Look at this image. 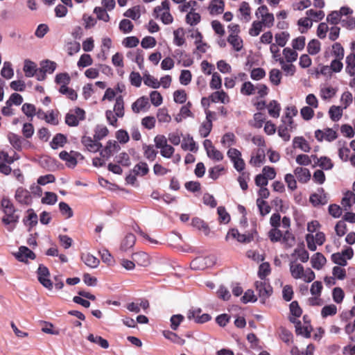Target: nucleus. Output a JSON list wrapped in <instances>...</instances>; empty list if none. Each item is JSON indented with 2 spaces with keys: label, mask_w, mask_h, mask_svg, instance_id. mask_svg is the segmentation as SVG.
I'll return each instance as SVG.
<instances>
[{
  "label": "nucleus",
  "mask_w": 355,
  "mask_h": 355,
  "mask_svg": "<svg viewBox=\"0 0 355 355\" xmlns=\"http://www.w3.org/2000/svg\"><path fill=\"white\" fill-rule=\"evenodd\" d=\"M132 171L135 175L144 176L148 173L149 168L146 162H139L135 166Z\"/></svg>",
  "instance_id": "48"
},
{
  "label": "nucleus",
  "mask_w": 355,
  "mask_h": 355,
  "mask_svg": "<svg viewBox=\"0 0 355 355\" xmlns=\"http://www.w3.org/2000/svg\"><path fill=\"white\" fill-rule=\"evenodd\" d=\"M120 145L114 140H109L105 146L100 151L101 156L104 159H109L114 153L119 151Z\"/></svg>",
  "instance_id": "8"
},
{
  "label": "nucleus",
  "mask_w": 355,
  "mask_h": 355,
  "mask_svg": "<svg viewBox=\"0 0 355 355\" xmlns=\"http://www.w3.org/2000/svg\"><path fill=\"white\" fill-rule=\"evenodd\" d=\"M27 214L28 216L24 218L23 223L25 225L29 227L28 231H31V229L37 224L38 217L33 209H28Z\"/></svg>",
  "instance_id": "18"
},
{
  "label": "nucleus",
  "mask_w": 355,
  "mask_h": 355,
  "mask_svg": "<svg viewBox=\"0 0 355 355\" xmlns=\"http://www.w3.org/2000/svg\"><path fill=\"white\" fill-rule=\"evenodd\" d=\"M268 114L273 118H278L281 110L280 105L277 101H272L268 105Z\"/></svg>",
  "instance_id": "37"
},
{
  "label": "nucleus",
  "mask_w": 355,
  "mask_h": 355,
  "mask_svg": "<svg viewBox=\"0 0 355 355\" xmlns=\"http://www.w3.org/2000/svg\"><path fill=\"white\" fill-rule=\"evenodd\" d=\"M87 340L90 341L91 343H95L100 347H101L103 349H107L109 347V343L107 340L104 339L101 336H94L92 334H90L87 336Z\"/></svg>",
  "instance_id": "33"
},
{
  "label": "nucleus",
  "mask_w": 355,
  "mask_h": 355,
  "mask_svg": "<svg viewBox=\"0 0 355 355\" xmlns=\"http://www.w3.org/2000/svg\"><path fill=\"white\" fill-rule=\"evenodd\" d=\"M270 273V266L267 262L262 263L259 267L258 276L260 279L267 280L266 277Z\"/></svg>",
  "instance_id": "51"
},
{
  "label": "nucleus",
  "mask_w": 355,
  "mask_h": 355,
  "mask_svg": "<svg viewBox=\"0 0 355 355\" xmlns=\"http://www.w3.org/2000/svg\"><path fill=\"white\" fill-rule=\"evenodd\" d=\"M163 335L166 339L171 340V342L177 345H183L185 343V340L182 339L175 333H173L172 331H164L163 332Z\"/></svg>",
  "instance_id": "36"
},
{
  "label": "nucleus",
  "mask_w": 355,
  "mask_h": 355,
  "mask_svg": "<svg viewBox=\"0 0 355 355\" xmlns=\"http://www.w3.org/2000/svg\"><path fill=\"white\" fill-rule=\"evenodd\" d=\"M15 255L18 261L22 262L26 261L28 259L33 260L35 258L34 252L26 246H21Z\"/></svg>",
  "instance_id": "13"
},
{
  "label": "nucleus",
  "mask_w": 355,
  "mask_h": 355,
  "mask_svg": "<svg viewBox=\"0 0 355 355\" xmlns=\"http://www.w3.org/2000/svg\"><path fill=\"white\" fill-rule=\"evenodd\" d=\"M256 87L250 81L245 82L241 88V93L245 96L254 94Z\"/></svg>",
  "instance_id": "55"
},
{
  "label": "nucleus",
  "mask_w": 355,
  "mask_h": 355,
  "mask_svg": "<svg viewBox=\"0 0 355 355\" xmlns=\"http://www.w3.org/2000/svg\"><path fill=\"white\" fill-rule=\"evenodd\" d=\"M227 156L234 164V168L241 172L244 170L245 164L244 160L241 158V152L236 148H231L227 151Z\"/></svg>",
  "instance_id": "4"
},
{
  "label": "nucleus",
  "mask_w": 355,
  "mask_h": 355,
  "mask_svg": "<svg viewBox=\"0 0 355 355\" xmlns=\"http://www.w3.org/2000/svg\"><path fill=\"white\" fill-rule=\"evenodd\" d=\"M143 148L144 150V156L147 159L153 161L156 158L157 152L153 148V146L144 145Z\"/></svg>",
  "instance_id": "62"
},
{
  "label": "nucleus",
  "mask_w": 355,
  "mask_h": 355,
  "mask_svg": "<svg viewBox=\"0 0 355 355\" xmlns=\"http://www.w3.org/2000/svg\"><path fill=\"white\" fill-rule=\"evenodd\" d=\"M211 128H212V123H211L209 121H204L201 124L200 129H199V133H200V136L203 138L208 137V135H209V133L211 131Z\"/></svg>",
  "instance_id": "63"
},
{
  "label": "nucleus",
  "mask_w": 355,
  "mask_h": 355,
  "mask_svg": "<svg viewBox=\"0 0 355 355\" xmlns=\"http://www.w3.org/2000/svg\"><path fill=\"white\" fill-rule=\"evenodd\" d=\"M282 69L285 72L286 76H293L295 72V67L292 64H286L282 58H278Z\"/></svg>",
  "instance_id": "43"
},
{
  "label": "nucleus",
  "mask_w": 355,
  "mask_h": 355,
  "mask_svg": "<svg viewBox=\"0 0 355 355\" xmlns=\"http://www.w3.org/2000/svg\"><path fill=\"white\" fill-rule=\"evenodd\" d=\"M318 192L321 193H313L310 196V201L314 205H324L327 202L326 194L324 193L323 189H318Z\"/></svg>",
  "instance_id": "23"
},
{
  "label": "nucleus",
  "mask_w": 355,
  "mask_h": 355,
  "mask_svg": "<svg viewBox=\"0 0 355 355\" xmlns=\"http://www.w3.org/2000/svg\"><path fill=\"white\" fill-rule=\"evenodd\" d=\"M306 48L309 54L316 55L320 51L321 44L318 40L313 39L308 43Z\"/></svg>",
  "instance_id": "41"
},
{
  "label": "nucleus",
  "mask_w": 355,
  "mask_h": 355,
  "mask_svg": "<svg viewBox=\"0 0 355 355\" xmlns=\"http://www.w3.org/2000/svg\"><path fill=\"white\" fill-rule=\"evenodd\" d=\"M1 208L3 214L16 213L17 211V209L15 208L13 202L8 197L6 196L3 197L1 200Z\"/></svg>",
  "instance_id": "19"
},
{
  "label": "nucleus",
  "mask_w": 355,
  "mask_h": 355,
  "mask_svg": "<svg viewBox=\"0 0 355 355\" xmlns=\"http://www.w3.org/2000/svg\"><path fill=\"white\" fill-rule=\"evenodd\" d=\"M36 64L30 60H25L24 65V71L26 77H33L37 71Z\"/></svg>",
  "instance_id": "39"
},
{
  "label": "nucleus",
  "mask_w": 355,
  "mask_h": 355,
  "mask_svg": "<svg viewBox=\"0 0 355 355\" xmlns=\"http://www.w3.org/2000/svg\"><path fill=\"white\" fill-rule=\"evenodd\" d=\"M81 142L89 152L96 153L102 148V144L98 140L92 139L90 137H83Z\"/></svg>",
  "instance_id": "11"
},
{
  "label": "nucleus",
  "mask_w": 355,
  "mask_h": 355,
  "mask_svg": "<svg viewBox=\"0 0 355 355\" xmlns=\"http://www.w3.org/2000/svg\"><path fill=\"white\" fill-rule=\"evenodd\" d=\"M200 14L195 12L194 11H189L186 15V22L191 26H196L200 21Z\"/></svg>",
  "instance_id": "50"
},
{
  "label": "nucleus",
  "mask_w": 355,
  "mask_h": 355,
  "mask_svg": "<svg viewBox=\"0 0 355 355\" xmlns=\"http://www.w3.org/2000/svg\"><path fill=\"white\" fill-rule=\"evenodd\" d=\"M37 279L40 283L49 290H52L53 283L49 278L50 275L49 270L47 267L40 264L37 269Z\"/></svg>",
  "instance_id": "5"
},
{
  "label": "nucleus",
  "mask_w": 355,
  "mask_h": 355,
  "mask_svg": "<svg viewBox=\"0 0 355 355\" xmlns=\"http://www.w3.org/2000/svg\"><path fill=\"white\" fill-rule=\"evenodd\" d=\"M283 55L287 62L292 63L297 58L298 54L294 50L287 47L283 50Z\"/></svg>",
  "instance_id": "53"
},
{
  "label": "nucleus",
  "mask_w": 355,
  "mask_h": 355,
  "mask_svg": "<svg viewBox=\"0 0 355 355\" xmlns=\"http://www.w3.org/2000/svg\"><path fill=\"white\" fill-rule=\"evenodd\" d=\"M282 74L277 69H272L269 72V79L272 84L279 85L281 83Z\"/></svg>",
  "instance_id": "45"
},
{
  "label": "nucleus",
  "mask_w": 355,
  "mask_h": 355,
  "mask_svg": "<svg viewBox=\"0 0 355 355\" xmlns=\"http://www.w3.org/2000/svg\"><path fill=\"white\" fill-rule=\"evenodd\" d=\"M58 201V196L53 192L46 191L44 193V197L41 200L42 204L53 205Z\"/></svg>",
  "instance_id": "49"
},
{
  "label": "nucleus",
  "mask_w": 355,
  "mask_h": 355,
  "mask_svg": "<svg viewBox=\"0 0 355 355\" xmlns=\"http://www.w3.org/2000/svg\"><path fill=\"white\" fill-rule=\"evenodd\" d=\"M117 117L121 118L124 116V101L122 96H119L116 98L113 111Z\"/></svg>",
  "instance_id": "29"
},
{
  "label": "nucleus",
  "mask_w": 355,
  "mask_h": 355,
  "mask_svg": "<svg viewBox=\"0 0 355 355\" xmlns=\"http://www.w3.org/2000/svg\"><path fill=\"white\" fill-rule=\"evenodd\" d=\"M123 16L125 17L131 18L133 20L138 19L141 16L140 7L139 6H136L128 9L123 13Z\"/></svg>",
  "instance_id": "47"
},
{
  "label": "nucleus",
  "mask_w": 355,
  "mask_h": 355,
  "mask_svg": "<svg viewBox=\"0 0 355 355\" xmlns=\"http://www.w3.org/2000/svg\"><path fill=\"white\" fill-rule=\"evenodd\" d=\"M59 92L61 94L66 95L69 99L72 101L77 99L78 95L75 90L68 87L66 85H61Z\"/></svg>",
  "instance_id": "57"
},
{
  "label": "nucleus",
  "mask_w": 355,
  "mask_h": 355,
  "mask_svg": "<svg viewBox=\"0 0 355 355\" xmlns=\"http://www.w3.org/2000/svg\"><path fill=\"white\" fill-rule=\"evenodd\" d=\"M227 42L232 45L236 51H240L243 48V41L238 35L230 34L227 38Z\"/></svg>",
  "instance_id": "34"
},
{
  "label": "nucleus",
  "mask_w": 355,
  "mask_h": 355,
  "mask_svg": "<svg viewBox=\"0 0 355 355\" xmlns=\"http://www.w3.org/2000/svg\"><path fill=\"white\" fill-rule=\"evenodd\" d=\"M225 3L223 0H214L209 6L211 15L221 14L224 11Z\"/></svg>",
  "instance_id": "25"
},
{
  "label": "nucleus",
  "mask_w": 355,
  "mask_h": 355,
  "mask_svg": "<svg viewBox=\"0 0 355 355\" xmlns=\"http://www.w3.org/2000/svg\"><path fill=\"white\" fill-rule=\"evenodd\" d=\"M19 220V216L16 213L5 214L2 218V223L9 232H12Z\"/></svg>",
  "instance_id": "9"
},
{
  "label": "nucleus",
  "mask_w": 355,
  "mask_h": 355,
  "mask_svg": "<svg viewBox=\"0 0 355 355\" xmlns=\"http://www.w3.org/2000/svg\"><path fill=\"white\" fill-rule=\"evenodd\" d=\"M331 54L334 59H343L345 56V49L339 42H335L331 46Z\"/></svg>",
  "instance_id": "32"
},
{
  "label": "nucleus",
  "mask_w": 355,
  "mask_h": 355,
  "mask_svg": "<svg viewBox=\"0 0 355 355\" xmlns=\"http://www.w3.org/2000/svg\"><path fill=\"white\" fill-rule=\"evenodd\" d=\"M1 75L6 79H11L14 76V71L12 67V64L10 62L6 61L3 62V66L1 70Z\"/></svg>",
  "instance_id": "38"
},
{
  "label": "nucleus",
  "mask_w": 355,
  "mask_h": 355,
  "mask_svg": "<svg viewBox=\"0 0 355 355\" xmlns=\"http://www.w3.org/2000/svg\"><path fill=\"white\" fill-rule=\"evenodd\" d=\"M67 142V137L61 133H58L53 137L50 146L53 149H57L59 147H63Z\"/></svg>",
  "instance_id": "27"
},
{
  "label": "nucleus",
  "mask_w": 355,
  "mask_h": 355,
  "mask_svg": "<svg viewBox=\"0 0 355 355\" xmlns=\"http://www.w3.org/2000/svg\"><path fill=\"white\" fill-rule=\"evenodd\" d=\"M282 124L278 128V135L284 141H288L291 139L289 132H292L296 125L294 124L289 112L286 114V116L282 118Z\"/></svg>",
  "instance_id": "1"
},
{
  "label": "nucleus",
  "mask_w": 355,
  "mask_h": 355,
  "mask_svg": "<svg viewBox=\"0 0 355 355\" xmlns=\"http://www.w3.org/2000/svg\"><path fill=\"white\" fill-rule=\"evenodd\" d=\"M135 236L133 234H128L121 243L120 250L124 252L130 250L135 245Z\"/></svg>",
  "instance_id": "15"
},
{
  "label": "nucleus",
  "mask_w": 355,
  "mask_h": 355,
  "mask_svg": "<svg viewBox=\"0 0 355 355\" xmlns=\"http://www.w3.org/2000/svg\"><path fill=\"white\" fill-rule=\"evenodd\" d=\"M150 107L149 100L146 96H141L132 104V110L135 113L146 111Z\"/></svg>",
  "instance_id": "12"
},
{
  "label": "nucleus",
  "mask_w": 355,
  "mask_h": 355,
  "mask_svg": "<svg viewBox=\"0 0 355 355\" xmlns=\"http://www.w3.org/2000/svg\"><path fill=\"white\" fill-rule=\"evenodd\" d=\"M289 37L290 35L288 33L282 32L275 35V41L278 46L283 47L286 44Z\"/></svg>",
  "instance_id": "58"
},
{
  "label": "nucleus",
  "mask_w": 355,
  "mask_h": 355,
  "mask_svg": "<svg viewBox=\"0 0 355 355\" xmlns=\"http://www.w3.org/2000/svg\"><path fill=\"white\" fill-rule=\"evenodd\" d=\"M337 313V307L334 304L324 306L321 310V315L322 318H327L336 315Z\"/></svg>",
  "instance_id": "60"
},
{
  "label": "nucleus",
  "mask_w": 355,
  "mask_h": 355,
  "mask_svg": "<svg viewBox=\"0 0 355 355\" xmlns=\"http://www.w3.org/2000/svg\"><path fill=\"white\" fill-rule=\"evenodd\" d=\"M85 118V112L84 110L76 107L73 111H70L66 114L65 123L69 126H78L80 121L84 120Z\"/></svg>",
  "instance_id": "3"
},
{
  "label": "nucleus",
  "mask_w": 355,
  "mask_h": 355,
  "mask_svg": "<svg viewBox=\"0 0 355 355\" xmlns=\"http://www.w3.org/2000/svg\"><path fill=\"white\" fill-rule=\"evenodd\" d=\"M209 98L213 103L220 102L222 103H226L230 101L228 95L223 90L213 92L210 95Z\"/></svg>",
  "instance_id": "26"
},
{
  "label": "nucleus",
  "mask_w": 355,
  "mask_h": 355,
  "mask_svg": "<svg viewBox=\"0 0 355 355\" xmlns=\"http://www.w3.org/2000/svg\"><path fill=\"white\" fill-rule=\"evenodd\" d=\"M304 268L303 266L300 263H297L294 261L291 262L290 263V272L291 276L295 279H301L303 277V274L304 272Z\"/></svg>",
  "instance_id": "21"
},
{
  "label": "nucleus",
  "mask_w": 355,
  "mask_h": 355,
  "mask_svg": "<svg viewBox=\"0 0 355 355\" xmlns=\"http://www.w3.org/2000/svg\"><path fill=\"white\" fill-rule=\"evenodd\" d=\"M133 27H134V26H133V24L132 23V21H130L129 19H122L120 21L119 26L120 31L121 32H123V33H130L132 31Z\"/></svg>",
  "instance_id": "61"
},
{
  "label": "nucleus",
  "mask_w": 355,
  "mask_h": 355,
  "mask_svg": "<svg viewBox=\"0 0 355 355\" xmlns=\"http://www.w3.org/2000/svg\"><path fill=\"white\" fill-rule=\"evenodd\" d=\"M266 161V155L264 150L259 148L252 153L250 160V164L253 166H260Z\"/></svg>",
  "instance_id": "14"
},
{
  "label": "nucleus",
  "mask_w": 355,
  "mask_h": 355,
  "mask_svg": "<svg viewBox=\"0 0 355 355\" xmlns=\"http://www.w3.org/2000/svg\"><path fill=\"white\" fill-rule=\"evenodd\" d=\"M311 157L316 162L315 163L324 170H330L333 168L334 164L331 159L327 157H321L318 158L316 155H311Z\"/></svg>",
  "instance_id": "22"
},
{
  "label": "nucleus",
  "mask_w": 355,
  "mask_h": 355,
  "mask_svg": "<svg viewBox=\"0 0 355 355\" xmlns=\"http://www.w3.org/2000/svg\"><path fill=\"white\" fill-rule=\"evenodd\" d=\"M257 205L261 216H266L270 213L271 208L263 199L258 198L257 200Z\"/></svg>",
  "instance_id": "56"
},
{
  "label": "nucleus",
  "mask_w": 355,
  "mask_h": 355,
  "mask_svg": "<svg viewBox=\"0 0 355 355\" xmlns=\"http://www.w3.org/2000/svg\"><path fill=\"white\" fill-rule=\"evenodd\" d=\"M15 199L21 205H30L32 203V196L30 191L22 187L17 189Z\"/></svg>",
  "instance_id": "7"
},
{
  "label": "nucleus",
  "mask_w": 355,
  "mask_h": 355,
  "mask_svg": "<svg viewBox=\"0 0 355 355\" xmlns=\"http://www.w3.org/2000/svg\"><path fill=\"white\" fill-rule=\"evenodd\" d=\"M81 259L87 266L93 268H96L100 263L98 259L89 253L83 254Z\"/></svg>",
  "instance_id": "30"
},
{
  "label": "nucleus",
  "mask_w": 355,
  "mask_h": 355,
  "mask_svg": "<svg viewBox=\"0 0 355 355\" xmlns=\"http://www.w3.org/2000/svg\"><path fill=\"white\" fill-rule=\"evenodd\" d=\"M254 286L261 303L264 304L266 300L271 296L273 291L269 281L263 279L256 281Z\"/></svg>",
  "instance_id": "2"
},
{
  "label": "nucleus",
  "mask_w": 355,
  "mask_h": 355,
  "mask_svg": "<svg viewBox=\"0 0 355 355\" xmlns=\"http://www.w3.org/2000/svg\"><path fill=\"white\" fill-rule=\"evenodd\" d=\"M8 139L13 148L17 151H21L23 148L31 146L28 141L13 132L8 134Z\"/></svg>",
  "instance_id": "6"
},
{
  "label": "nucleus",
  "mask_w": 355,
  "mask_h": 355,
  "mask_svg": "<svg viewBox=\"0 0 355 355\" xmlns=\"http://www.w3.org/2000/svg\"><path fill=\"white\" fill-rule=\"evenodd\" d=\"M294 173L297 177V180L300 183H306L310 180L311 175L309 170L306 168L297 167L294 170Z\"/></svg>",
  "instance_id": "16"
},
{
  "label": "nucleus",
  "mask_w": 355,
  "mask_h": 355,
  "mask_svg": "<svg viewBox=\"0 0 355 355\" xmlns=\"http://www.w3.org/2000/svg\"><path fill=\"white\" fill-rule=\"evenodd\" d=\"M80 154L77 152L71 151L69 153L65 150L61 151L59 154L60 158L64 161L68 167L73 168L77 164L76 157Z\"/></svg>",
  "instance_id": "10"
},
{
  "label": "nucleus",
  "mask_w": 355,
  "mask_h": 355,
  "mask_svg": "<svg viewBox=\"0 0 355 355\" xmlns=\"http://www.w3.org/2000/svg\"><path fill=\"white\" fill-rule=\"evenodd\" d=\"M144 83L146 85L154 89H157L160 87V83L158 81V80L150 74L144 75Z\"/></svg>",
  "instance_id": "54"
},
{
  "label": "nucleus",
  "mask_w": 355,
  "mask_h": 355,
  "mask_svg": "<svg viewBox=\"0 0 355 355\" xmlns=\"http://www.w3.org/2000/svg\"><path fill=\"white\" fill-rule=\"evenodd\" d=\"M173 42L175 45L181 46L185 42L184 33L182 28H179L173 31Z\"/></svg>",
  "instance_id": "42"
},
{
  "label": "nucleus",
  "mask_w": 355,
  "mask_h": 355,
  "mask_svg": "<svg viewBox=\"0 0 355 355\" xmlns=\"http://www.w3.org/2000/svg\"><path fill=\"white\" fill-rule=\"evenodd\" d=\"M93 63V60L89 54H83L79 60L78 61L77 65L78 67H87L88 66L92 65Z\"/></svg>",
  "instance_id": "59"
},
{
  "label": "nucleus",
  "mask_w": 355,
  "mask_h": 355,
  "mask_svg": "<svg viewBox=\"0 0 355 355\" xmlns=\"http://www.w3.org/2000/svg\"><path fill=\"white\" fill-rule=\"evenodd\" d=\"M345 71L350 76H355V53H350L345 58Z\"/></svg>",
  "instance_id": "20"
},
{
  "label": "nucleus",
  "mask_w": 355,
  "mask_h": 355,
  "mask_svg": "<svg viewBox=\"0 0 355 355\" xmlns=\"http://www.w3.org/2000/svg\"><path fill=\"white\" fill-rule=\"evenodd\" d=\"M94 132H95V134H94V138L96 140H98V141L103 139L109 133L108 129L105 125H97L96 128H95Z\"/></svg>",
  "instance_id": "52"
},
{
  "label": "nucleus",
  "mask_w": 355,
  "mask_h": 355,
  "mask_svg": "<svg viewBox=\"0 0 355 355\" xmlns=\"http://www.w3.org/2000/svg\"><path fill=\"white\" fill-rule=\"evenodd\" d=\"M191 224L197 229L203 231L205 235H208L209 234L208 225L202 219L199 218H194L192 219Z\"/></svg>",
  "instance_id": "44"
},
{
  "label": "nucleus",
  "mask_w": 355,
  "mask_h": 355,
  "mask_svg": "<svg viewBox=\"0 0 355 355\" xmlns=\"http://www.w3.org/2000/svg\"><path fill=\"white\" fill-rule=\"evenodd\" d=\"M344 108L340 106L332 105L329 110L330 119L333 121H338L343 116V111Z\"/></svg>",
  "instance_id": "35"
},
{
  "label": "nucleus",
  "mask_w": 355,
  "mask_h": 355,
  "mask_svg": "<svg viewBox=\"0 0 355 355\" xmlns=\"http://www.w3.org/2000/svg\"><path fill=\"white\" fill-rule=\"evenodd\" d=\"M326 263V258L324 256L320 253L317 252L314 254L311 259V263L313 268L316 270H320Z\"/></svg>",
  "instance_id": "24"
},
{
  "label": "nucleus",
  "mask_w": 355,
  "mask_h": 355,
  "mask_svg": "<svg viewBox=\"0 0 355 355\" xmlns=\"http://www.w3.org/2000/svg\"><path fill=\"white\" fill-rule=\"evenodd\" d=\"M294 148H299L305 153H309L311 147L306 140L302 137H296L293 139Z\"/></svg>",
  "instance_id": "31"
},
{
  "label": "nucleus",
  "mask_w": 355,
  "mask_h": 355,
  "mask_svg": "<svg viewBox=\"0 0 355 355\" xmlns=\"http://www.w3.org/2000/svg\"><path fill=\"white\" fill-rule=\"evenodd\" d=\"M132 258L141 266H147L149 263L148 254L143 252L132 254Z\"/></svg>",
  "instance_id": "40"
},
{
  "label": "nucleus",
  "mask_w": 355,
  "mask_h": 355,
  "mask_svg": "<svg viewBox=\"0 0 355 355\" xmlns=\"http://www.w3.org/2000/svg\"><path fill=\"white\" fill-rule=\"evenodd\" d=\"M181 147L184 150H190L191 152H196L198 150V146L196 143L194 141L193 137L189 135L187 137L184 138Z\"/></svg>",
  "instance_id": "28"
},
{
  "label": "nucleus",
  "mask_w": 355,
  "mask_h": 355,
  "mask_svg": "<svg viewBox=\"0 0 355 355\" xmlns=\"http://www.w3.org/2000/svg\"><path fill=\"white\" fill-rule=\"evenodd\" d=\"M190 266L191 269L195 270H204L207 267L206 259L197 257L191 262Z\"/></svg>",
  "instance_id": "46"
},
{
  "label": "nucleus",
  "mask_w": 355,
  "mask_h": 355,
  "mask_svg": "<svg viewBox=\"0 0 355 355\" xmlns=\"http://www.w3.org/2000/svg\"><path fill=\"white\" fill-rule=\"evenodd\" d=\"M341 25L343 27L348 29L353 30L355 28V17L349 16L343 18L341 20Z\"/></svg>",
  "instance_id": "64"
},
{
  "label": "nucleus",
  "mask_w": 355,
  "mask_h": 355,
  "mask_svg": "<svg viewBox=\"0 0 355 355\" xmlns=\"http://www.w3.org/2000/svg\"><path fill=\"white\" fill-rule=\"evenodd\" d=\"M56 63L53 61L46 60L42 63L40 73L42 78L38 76V80H43L46 77V73H52L56 69Z\"/></svg>",
  "instance_id": "17"
}]
</instances>
